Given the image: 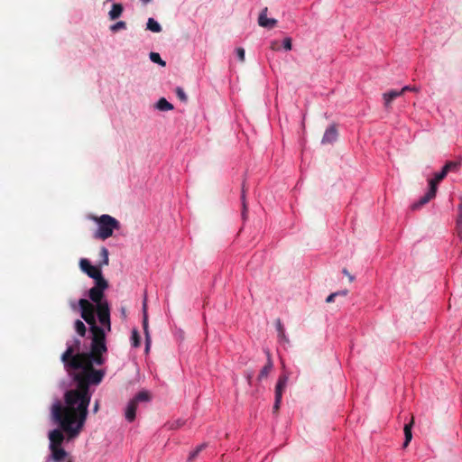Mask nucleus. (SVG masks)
Here are the masks:
<instances>
[{
	"label": "nucleus",
	"mask_w": 462,
	"mask_h": 462,
	"mask_svg": "<svg viewBox=\"0 0 462 462\" xmlns=\"http://www.w3.org/2000/svg\"><path fill=\"white\" fill-rule=\"evenodd\" d=\"M108 288L106 279L95 282V286L88 291V297L93 303L86 299L79 300V310L81 318L88 324L91 333V345L89 352H79L80 340L74 338L67 343V349L61 356L65 368L78 369L75 374L79 383V388L68 393L66 401L69 405L78 403V408L82 411L81 421L86 414V407L91 400L92 393L90 385H98L105 374L104 369H94V365H101L106 353V335L111 330L110 308L108 301L104 300V291Z\"/></svg>",
	"instance_id": "nucleus-1"
},
{
	"label": "nucleus",
	"mask_w": 462,
	"mask_h": 462,
	"mask_svg": "<svg viewBox=\"0 0 462 462\" xmlns=\"http://www.w3.org/2000/svg\"><path fill=\"white\" fill-rule=\"evenodd\" d=\"M70 376L72 377V385L64 394V405L60 400H55L51 408V416L52 420L60 426L59 429L52 430L49 432V448L60 447L63 440L64 431L69 439L77 438L81 432L88 413V406L90 401L86 407V414L84 420L81 421L82 411L78 408V403L69 405L66 401V395L71 391H79V383L76 379L75 374L79 372L78 369L66 368ZM81 391V388H80ZM83 391V388H82Z\"/></svg>",
	"instance_id": "nucleus-2"
},
{
	"label": "nucleus",
	"mask_w": 462,
	"mask_h": 462,
	"mask_svg": "<svg viewBox=\"0 0 462 462\" xmlns=\"http://www.w3.org/2000/svg\"><path fill=\"white\" fill-rule=\"evenodd\" d=\"M457 166L458 164L455 162H447L442 170L435 173L434 178L430 180L428 191L417 202L411 205V208L413 210L418 209L432 199L436 196L438 183L447 176L449 171L457 169Z\"/></svg>",
	"instance_id": "nucleus-3"
},
{
	"label": "nucleus",
	"mask_w": 462,
	"mask_h": 462,
	"mask_svg": "<svg viewBox=\"0 0 462 462\" xmlns=\"http://www.w3.org/2000/svg\"><path fill=\"white\" fill-rule=\"evenodd\" d=\"M97 223V229L93 233L95 239L106 240L113 236L115 230L120 228L119 221L114 217L104 214L94 218Z\"/></svg>",
	"instance_id": "nucleus-4"
},
{
	"label": "nucleus",
	"mask_w": 462,
	"mask_h": 462,
	"mask_svg": "<svg viewBox=\"0 0 462 462\" xmlns=\"http://www.w3.org/2000/svg\"><path fill=\"white\" fill-rule=\"evenodd\" d=\"M79 266L82 272L88 274V277L94 279V281H98L99 279H105L102 275V272L99 267L92 265L90 262L82 258L79 261Z\"/></svg>",
	"instance_id": "nucleus-5"
},
{
	"label": "nucleus",
	"mask_w": 462,
	"mask_h": 462,
	"mask_svg": "<svg viewBox=\"0 0 462 462\" xmlns=\"http://www.w3.org/2000/svg\"><path fill=\"white\" fill-rule=\"evenodd\" d=\"M143 328L145 336V353L148 354L151 348L152 338L149 332L147 305L145 300L143 303Z\"/></svg>",
	"instance_id": "nucleus-6"
},
{
	"label": "nucleus",
	"mask_w": 462,
	"mask_h": 462,
	"mask_svg": "<svg viewBox=\"0 0 462 462\" xmlns=\"http://www.w3.org/2000/svg\"><path fill=\"white\" fill-rule=\"evenodd\" d=\"M408 89H409V86H404L400 90L392 89L390 91L384 92L383 94L384 106L386 108H390L391 103L393 102V100L402 96L403 93L406 92Z\"/></svg>",
	"instance_id": "nucleus-7"
},
{
	"label": "nucleus",
	"mask_w": 462,
	"mask_h": 462,
	"mask_svg": "<svg viewBox=\"0 0 462 462\" xmlns=\"http://www.w3.org/2000/svg\"><path fill=\"white\" fill-rule=\"evenodd\" d=\"M267 7L263 8L259 15L258 23L264 28H273L276 25L277 21L273 18L267 17Z\"/></svg>",
	"instance_id": "nucleus-8"
},
{
	"label": "nucleus",
	"mask_w": 462,
	"mask_h": 462,
	"mask_svg": "<svg viewBox=\"0 0 462 462\" xmlns=\"http://www.w3.org/2000/svg\"><path fill=\"white\" fill-rule=\"evenodd\" d=\"M337 139V130L336 125H332L328 127L323 134L322 143H332Z\"/></svg>",
	"instance_id": "nucleus-9"
},
{
	"label": "nucleus",
	"mask_w": 462,
	"mask_h": 462,
	"mask_svg": "<svg viewBox=\"0 0 462 462\" xmlns=\"http://www.w3.org/2000/svg\"><path fill=\"white\" fill-rule=\"evenodd\" d=\"M289 381V376L285 374L279 376L276 386H275V397L282 398L283 391Z\"/></svg>",
	"instance_id": "nucleus-10"
},
{
	"label": "nucleus",
	"mask_w": 462,
	"mask_h": 462,
	"mask_svg": "<svg viewBox=\"0 0 462 462\" xmlns=\"http://www.w3.org/2000/svg\"><path fill=\"white\" fill-rule=\"evenodd\" d=\"M137 405L131 400L125 409V418L128 422H133L135 419Z\"/></svg>",
	"instance_id": "nucleus-11"
},
{
	"label": "nucleus",
	"mask_w": 462,
	"mask_h": 462,
	"mask_svg": "<svg viewBox=\"0 0 462 462\" xmlns=\"http://www.w3.org/2000/svg\"><path fill=\"white\" fill-rule=\"evenodd\" d=\"M51 451L50 458L54 462H62L67 457V452L60 447L50 448Z\"/></svg>",
	"instance_id": "nucleus-12"
},
{
	"label": "nucleus",
	"mask_w": 462,
	"mask_h": 462,
	"mask_svg": "<svg viewBox=\"0 0 462 462\" xmlns=\"http://www.w3.org/2000/svg\"><path fill=\"white\" fill-rule=\"evenodd\" d=\"M275 327H276V330L278 332V337L281 341L284 342V343H289V338L288 337L286 336V333H285V329H284V327L282 323V320L280 319H277L276 321H275Z\"/></svg>",
	"instance_id": "nucleus-13"
},
{
	"label": "nucleus",
	"mask_w": 462,
	"mask_h": 462,
	"mask_svg": "<svg viewBox=\"0 0 462 462\" xmlns=\"http://www.w3.org/2000/svg\"><path fill=\"white\" fill-rule=\"evenodd\" d=\"M457 217L456 219V231L459 239L462 241V202L457 207Z\"/></svg>",
	"instance_id": "nucleus-14"
},
{
	"label": "nucleus",
	"mask_w": 462,
	"mask_h": 462,
	"mask_svg": "<svg viewBox=\"0 0 462 462\" xmlns=\"http://www.w3.org/2000/svg\"><path fill=\"white\" fill-rule=\"evenodd\" d=\"M123 11L124 7L121 4H114L108 13L109 18L111 20L117 19L122 14Z\"/></svg>",
	"instance_id": "nucleus-15"
},
{
	"label": "nucleus",
	"mask_w": 462,
	"mask_h": 462,
	"mask_svg": "<svg viewBox=\"0 0 462 462\" xmlns=\"http://www.w3.org/2000/svg\"><path fill=\"white\" fill-rule=\"evenodd\" d=\"M151 400V396L148 391L143 390L135 394V396L131 400L134 402L137 405L139 402H149Z\"/></svg>",
	"instance_id": "nucleus-16"
},
{
	"label": "nucleus",
	"mask_w": 462,
	"mask_h": 462,
	"mask_svg": "<svg viewBox=\"0 0 462 462\" xmlns=\"http://www.w3.org/2000/svg\"><path fill=\"white\" fill-rule=\"evenodd\" d=\"M273 362L271 360L270 356H268V361L266 365L261 369L260 374L258 375V380H263V378L267 377L270 372L273 369Z\"/></svg>",
	"instance_id": "nucleus-17"
},
{
	"label": "nucleus",
	"mask_w": 462,
	"mask_h": 462,
	"mask_svg": "<svg viewBox=\"0 0 462 462\" xmlns=\"http://www.w3.org/2000/svg\"><path fill=\"white\" fill-rule=\"evenodd\" d=\"M412 424H413V420H411L410 423H407L404 425V436H405V439L403 442L404 448L409 445V443L411 442V440L412 439V434H411Z\"/></svg>",
	"instance_id": "nucleus-18"
},
{
	"label": "nucleus",
	"mask_w": 462,
	"mask_h": 462,
	"mask_svg": "<svg viewBox=\"0 0 462 462\" xmlns=\"http://www.w3.org/2000/svg\"><path fill=\"white\" fill-rule=\"evenodd\" d=\"M130 343L132 347L137 348L141 346V337L136 328H134L131 333Z\"/></svg>",
	"instance_id": "nucleus-19"
},
{
	"label": "nucleus",
	"mask_w": 462,
	"mask_h": 462,
	"mask_svg": "<svg viewBox=\"0 0 462 462\" xmlns=\"http://www.w3.org/2000/svg\"><path fill=\"white\" fill-rule=\"evenodd\" d=\"M147 30L152 32H162V26L160 23L154 20L153 18H149L146 23Z\"/></svg>",
	"instance_id": "nucleus-20"
},
{
	"label": "nucleus",
	"mask_w": 462,
	"mask_h": 462,
	"mask_svg": "<svg viewBox=\"0 0 462 462\" xmlns=\"http://www.w3.org/2000/svg\"><path fill=\"white\" fill-rule=\"evenodd\" d=\"M156 107L161 111H170L173 109L172 104L168 102L164 97L158 100Z\"/></svg>",
	"instance_id": "nucleus-21"
},
{
	"label": "nucleus",
	"mask_w": 462,
	"mask_h": 462,
	"mask_svg": "<svg viewBox=\"0 0 462 462\" xmlns=\"http://www.w3.org/2000/svg\"><path fill=\"white\" fill-rule=\"evenodd\" d=\"M74 329L75 331L81 337H83L86 333V326L83 323V321L77 319L74 323Z\"/></svg>",
	"instance_id": "nucleus-22"
},
{
	"label": "nucleus",
	"mask_w": 462,
	"mask_h": 462,
	"mask_svg": "<svg viewBox=\"0 0 462 462\" xmlns=\"http://www.w3.org/2000/svg\"><path fill=\"white\" fill-rule=\"evenodd\" d=\"M149 57H150V60L152 62L157 63V64H159L162 67H165L166 66V62L161 58L159 53H157V52H151Z\"/></svg>",
	"instance_id": "nucleus-23"
},
{
	"label": "nucleus",
	"mask_w": 462,
	"mask_h": 462,
	"mask_svg": "<svg viewBox=\"0 0 462 462\" xmlns=\"http://www.w3.org/2000/svg\"><path fill=\"white\" fill-rule=\"evenodd\" d=\"M100 254H101V257H102L101 264L107 265L108 262H109L108 250L106 247H102L101 250H100Z\"/></svg>",
	"instance_id": "nucleus-24"
},
{
	"label": "nucleus",
	"mask_w": 462,
	"mask_h": 462,
	"mask_svg": "<svg viewBox=\"0 0 462 462\" xmlns=\"http://www.w3.org/2000/svg\"><path fill=\"white\" fill-rule=\"evenodd\" d=\"M126 28V23L124 21H119L113 25H111L110 30L112 32H117L119 30H123Z\"/></svg>",
	"instance_id": "nucleus-25"
},
{
	"label": "nucleus",
	"mask_w": 462,
	"mask_h": 462,
	"mask_svg": "<svg viewBox=\"0 0 462 462\" xmlns=\"http://www.w3.org/2000/svg\"><path fill=\"white\" fill-rule=\"evenodd\" d=\"M204 448V445H200L197 447L193 451H191L189 455L188 461L191 462L198 455L199 453Z\"/></svg>",
	"instance_id": "nucleus-26"
},
{
	"label": "nucleus",
	"mask_w": 462,
	"mask_h": 462,
	"mask_svg": "<svg viewBox=\"0 0 462 462\" xmlns=\"http://www.w3.org/2000/svg\"><path fill=\"white\" fill-rule=\"evenodd\" d=\"M184 424H185V420H183L181 419H179L177 420L172 421L169 425V429H171V430H177V429H180V427H182Z\"/></svg>",
	"instance_id": "nucleus-27"
},
{
	"label": "nucleus",
	"mask_w": 462,
	"mask_h": 462,
	"mask_svg": "<svg viewBox=\"0 0 462 462\" xmlns=\"http://www.w3.org/2000/svg\"><path fill=\"white\" fill-rule=\"evenodd\" d=\"M236 52V55L237 57V59L240 60V61H244L245 60V50L244 48L242 47H238L236 49L235 51Z\"/></svg>",
	"instance_id": "nucleus-28"
},
{
	"label": "nucleus",
	"mask_w": 462,
	"mask_h": 462,
	"mask_svg": "<svg viewBox=\"0 0 462 462\" xmlns=\"http://www.w3.org/2000/svg\"><path fill=\"white\" fill-rule=\"evenodd\" d=\"M282 47L286 50V51H291V39L290 37H286L283 39L282 41Z\"/></svg>",
	"instance_id": "nucleus-29"
},
{
	"label": "nucleus",
	"mask_w": 462,
	"mask_h": 462,
	"mask_svg": "<svg viewBox=\"0 0 462 462\" xmlns=\"http://www.w3.org/2000/svg\"><path fill=\"white\" fill-rule=\"evenodd\" d=\"M176 93H177V96L179 97V98L181 101H186L187 100V96H186L184 90L181 88H177Z\"/></svg>",
	"instance_id": "nucleus-30"
},
{
	"label": "nucleus",
	"mask_w": 462,
	"mask_h": 462,
	"mask_svg": "<svg viewBox=\"0 0 462 462\" xmlns=\"http://www.w3.org/2000/svg\"><path fill=\"white\" fill-rule=\"evenodd\" d=\"M281 402H282V398L281 397H275L274 404H273V411H277L279 410Z\"/></svg>",
	"instance_id": "nucleus-31"
},
{
	"label": "nucleus",
	"mask_w": 462,
	"mask_h": 462,
	"mask_svg": "<svg viewBox=\"0 0 462 462\" xmlns=\"http://www.w3.org/2000/svg\"><path fill=\"white\" fill-rule=\"evenodd\" d=\"M338 294H339V292H334V293L329 294L328 296V298L326 299V301L328 303L334 301L335 297L337 296Z\"/></svg>",
	"instance_id": "nucleus-32"
},
{
	"label": "nucleus",
	"mask_w": 462,
	"mask_h": 462,
	"mask_svg": "<svg viewBox=\"0 0 462 462\" xmlns=\"http://www.w3.org/2000/svg\"><path fill=\"white\" fill-rule=\"evenodd\" d=\"M98 410H99V401L97 400L94 403L92 411L94 413H97L98 411Z\"/></svg>",
	"instance_id": "nucleus-33"
},
{
	"label": "nucleus",
	"mask_w": 462,
	"mask_h": 462,
	"mask_svg": "<svg viewBox=\"0 0 462 462\" xmlns=\"http://www.w3.org/2000/svg\"><path fill=\"white\" fill-rule=\"evenodd\" d=\"M343 273H344V274H346V275L349 278V280H350L351 282H353V281H354V279H355V278H354V276H352V275L347 272V270H346V269H344V270H343Z\"/></svg>",
	"instance_id": "nucleus-34"
},
{
	"label": "nucleus",
	"mask_w": 462,
	"mask_h": 462,
	"mask_svg": "<svg viewBox=\"0 0 462 462\" xmlns=\"http://www.w3.org/2000/svg\"><path fill=\"white\" fill-rule=\"evenodd\" d=\"M407 91H414V92H418L419 91V88L417 87H411L409 86V89Z\"/></svg>",
	"instance_id": "nucleus-35"
},
{
	"label": "nucleus",
	"mask_w": 462,
	"mask_h": 462,
	"mask_svg": "<svg viewBox=\"0 0 462 462\" xmlns=\"http://www.w3.org/2000/svg\"><path fill=\"white\" fill-rule=\"evenodd\" d=\"M242 199H243V206H244L243 215L245 216V193L242 194Z\"/></svg>",
	"instance_id": "nucleus-36"
},
{
	"label": "nucleus",
	"mask_w": 462,
	"mask_h": 462,
	"mask_svg": "<svg viewBox=\"0 0 462 462\" xmlns=\"http://www.w3.org/2000/svg\"><path fill=\"white\" fill-rule=\"evenodd\" d=\"M140 1L146 5V4L150 3L152 0H140Z\"/></svg>",
	"instance_id": "nucleus-37"
},
{
	"label": "nucleus",
	"mask_w": 462,
	"mask_h": 462,
	"mask_svg": "<svg viewBox=\"0 0 462 462\" xmlns=\"http://www.w3.org/2000/svg\"><path fill=\"white\" fill-rule=\"evenodd\" d=\"M71 308H72L73 310H77V306H76V304H75V303H71Z\"/></svg>",
	"instance_id": "nucleus-38"
}]
</instances>
